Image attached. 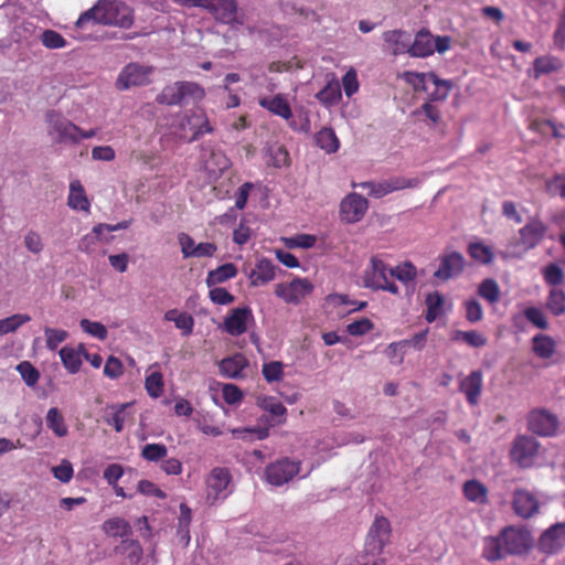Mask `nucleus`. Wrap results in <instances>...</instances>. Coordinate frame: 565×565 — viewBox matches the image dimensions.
I'll use <instances>...</instances> for the list:
<instances>
[{
  "label": "nucleus",
  "mask_w": 565,
  "mask_h": 565,
  "mask_svg": "<svg viewBox=\"0 0 565 565\" xmlns=\"http://www.w3.org/2000/svg\"><path fill=\"white\" fill-rule=\"evenodd\" d=\"M534 546V539L525 526L508 525L498 535L486 536L482 542V557L498 562L507 556L527 554Z\"/></svg>",
  "instance_id": "nucleus-1"
},
{
  "label": "nucleus",
  "mask_w": 565,
  "mask_h": 565,
  "mask_svg": "<svg viewBox=\"0 0 565 565\" xmlns=\"http://www.w3.org/2000/svg\"><path fill=\"white\" fill-rule=\"evenodd\" d=\"M134 10L122 1L98 0L94 7L83 12L76 21V26L82 28L89 21L98 24L114 25L128 29L134 24Z\"/></svg>",
  "instance_id": "nucleus-2"
},
{
  "label": "nucleus",
  "mask_w": 565,
  "mask_h": 565,
  "mask_svg": "<svg viewBox=\"0 0 565 565\" xmlns=\"http://www.w3.org/2000/svg\"><path fill=\"white\" fill-rule=\"evenodd\" d=\"M205 97V90L202 86L194 82L180 81L171 85H167L160 94L157 95L156 102L161 105L175 106L184 103H198Z\"/></svg>",
  "instance_id": "nucleus-3"
},
{
  "label": "nucleus",
  "mask_w": 565,
  "mask_h": 565,
  "mask_svg": "<svg viewBox=\"0 0 565 565\" xmlns=\"http://www.w3.org/2000/svg\"><path fill=\"white\" fill-rule=\"evenodd\" d=\"M391 269L380 257L372 256L363 274L364 287L397 295L398 287L391 280Z\"/></svg>",
  "instance_id": "nucleus-4"
},
{
  "label": "nucleus",
  "mask_w": 565,
  "mask_h": 565,
  "mask_svg": "<svg viewBox=\"0 0 565 565\" xmlns=\"http://www.w3.org/2000/svg\"><path fill=\"white\" fill-rule=\"evenodd\" d=\"M540 449L541 445L534 437L519 435L511 445L510 459L520 468H531L540 455Z\"/></svg>",
  "instance_id": "nucleus-5"
},
{
  "label": "nucleus",
  "mask_w": 565,
  "mask_h": 565,
  "mask_svg": "<svg viewBox=\"0 0 565 565\" xmlns=\"http://www.w3.org/2000/svg\"><path fill=\"white\" fill-rule=\"evenodd\" d=\"M49 124V134L55 136V140L60 143H78L81 141L79 127L68 119L64 118L60 113L51 110L46 114Z\"/></svg>",
  "instance_id": "nucleus-6"
},
{
  "label": "nucleus",
  "mask_w": 565,
  "mask_h": 565,
  "mask_svg": "<svg viewBox=\"0 0 565 565\" xmlns=\"http://www.w3.org/2000/svg\"><path fill=\"white\" fill-rule=\"evenodd\" d=\"M300 465L299 460L278 459L266 467V480L273 486H282L299 473Z\"/></svg>",
  "instance_id": "nucleus-7"
},
{
  "label": "nucleus",
  "mask_w": 565,
  "mask_h": 565,
  "mask_svg": "<svg viewBox=\"0 0 565 565\" xmlns=\"http://www.w3.org/2000/svg\"><path fill=\"white\" fill-rule=\"evenodd\" d=\"M198 8L206 10L218 23L233 24L237 22L236 0H199Z\"/></svg>",
  "instance_id": "nucleus-8"
},
{
  "label": "nucleus",
  "mask_w": 565,
  "mask_h": 565,
  "mask_svg": "<svg viewBox=\"0 0 565 565\" xmlns=\"http://www.w3.org/2000/svg\"><path fill=\"white\" fill-rule=\"evenodd\" d=\"M312 290L313 285L307 278H294L289 282L277 284L275 287L276 296L290 305L300 303Z\"/></svg>",
  "instance_id": "nucleus-9"
},
{
  "label": "nucleus",
  "mask_w": 565,
  "mask_h": 565,
  "mask_svg": "<svg viewBox=\"0 0 565 565\" xmlns=\"http://www.w3.org/2000/svg\"><path fill=\"white\" fill-rule=\"evenodd\" d=\"M153 68L138 63L127 64L118 75L116 86L119 89H128L132 86H145L150 83Z\"/></svg>",
  "instance_id": "nucleus-10"
},
{
  "label": "nucleus",
  "mask_w": 565,
  "mask_h": 565,
  "mask_svg": "<svg viewBox=\"0 0 565 565\" xmlns=\"http://www.w3.org/2000/svg\"><path fill=\"white\" fill-rule=\"evenodd\" d=\"M418 183L417 179L393 177L381 182H363L361 186L367 190L369 195L381 199L394 191L415 188Z\"/></svg>",
  "instance_id": "nucleus-11"
},
{
  "label": "nucleus",
  "mask_w": 565,
  "mask_h": 565,
  "mask_svg": "<svg viewBox=\"0 0 565 565\" xmlns=\"http://www.w3.org/2000/svg\"><path fill=\"white\" fill-rule=\"evenodd\" d=\"M565 547V523H555L546 529L537 541V548L545 555H554Z\"/></svg>",
  "instance_id": "nucleus-12"
},
{
  "label": "nucleus",
  "mask_w": 565,
  "mask_h": 565,
  "mask_svg": "<svg viewBox=\"0 0 565 565\" xmlns=\"http://www.w3.org/2000/svg\"><path fill=\"white\" fill-rule=\"evenodd\" d=\"M369 209V202L358 193L347 195L340 203V217L345 223H356L363 218Z\"/></svg>",
  "instance_id": "nucleus-13"
},
{
  "label": "nucleus",
  "mask_w": 565,
  "mask_h": 565,
  "mask_svg": "<svg viewBox=\"0 0 565 565\" xmlns=\"http://www.w3.org/2000/svg\"><path fill=\"white\" fill-rule=\"evenodd\" d=\"M390 521L384 516H376L367 533L366 546L369 552L381 554L390 540Z\"/></svg>",
  "instance_id": "nucleus-14"
},
{
  "label": "nucleus",
  "mask_w": 565,
  "mask_h": 565,
  "mask_svg": "<svg viewBox=\"0 0 565 565\" xmlns=\"http://www.w3.org/2000/svg\"><path fill=\"white\" fill-rule=\"evenodd\" d=\"M232 476L226 468H213L206 478L207 499L213 502L220 498L228 495V484L231 483Z\"/></svg>",
  "instance_id": "nucleus-15"
},
{
  "label": "nucleus",
  "mask_w": 565,
  "mask_h": 565,
  "mask_svg": "<svg viewBox=\"0 0 565 565\" xmlns=\"http://www.w3.org/2000/svg\"><path fill=\"white\" fill-rule=\"evenodd\" d=\"M466 262L459 252H450L439 256V265L434 273V277L441 281H447L460 275L465 268Z\"/></svg>",
  "instance_id": "nucleus-16"
},
{
  "label": "nucleus",
  "mask_w": 565,
  "mask_h": 565,
  "mask_svg": "<svg viewBox=\"0 0 565 565\" xmlns=\"http://www.w3.org/2000/svg\"><path fill=\"white\" fill-rule=\"evenodd\" d=\"M529 429L540 436H553L558 426L556 416L544 411L536 409L530 413L527 418Z\"/></svg>",
  "instance_id": "nucleus-17"
},
{
  "label": "nucleus",
  "mask_w": 565,
  "mask_h": 565,
  "mask_svg": "<svg viewBox=\"0 0 565 565\" xmlns=\"http://www.w3.org/2000/svg\"><path fill=\"white\" fill-rule=\"evenodd\" d=\"M512 507L516 515L530 519L539 512L540 504L533 493L524 489H516L513 492Z\"/></svg>",
  "instance_id": "nucleus-18"
},
{
  "label": "nucleus",
  "mask_w": 565,
  "mask_h": 565,
  "mask_svg": "<svg viewBox=\"0 0 565 565\" xmlns=\"http://www.w3.org/2000/svg\"><path fill=\"white\" fill-rule=\"evenodd\" d=\"M547 227L539 218H531L522 228H520V244L530 249L540 244L546 234Z\"/></svg>",
  "instance_id": "nucleus-19"
},
{
  "label": "nucleus",
  "mask_w": 565,
  "mask_h": 565,
  "mask_svg": "<svg viewBox=\"0 0 565 565\" xmlns=\"http://www.w3.org/2000/svg\"><path fill=\"white\" fill-rule=\"evenodd\" d=\"M185 124L192 131L190 141L199 140L206 134L213 132V127L203 109H194L185 116Z\"/></svg>",
  "instance_id": "nucleus-20"
},
{
  "label": "nucleus",
  "mask_w": 565,
  "mask_h": 565,
  "mask_svg": "<svg viewBox=\"0 0 565 565\" xmlns=\"http://www.w3.org/2000/svg\"><path fill=\"white\" fill-rule=\"evenodd\" d=\"M459 391L465 394L469 405L475 406L479 403L482 391V373L477 370L460 381Z\"/></svg>",
  "instance_id": "nucleus-21"
},
{
  "label": "nucleus",
  "mask_w": 565,
  "mask_h": 565,
  "mask_svg": "<svg viewBox=\"0 0 565 565\" xmlns=\"http://www.w3.org/2000/svg\"><path fill=\"white\" fill-rule=\"evenodd\" d=\"M252 317V310L248 307L235 308L224 320V329L231 335H241L247 329V320Z\"/></svg>",
  "instance_id": "nucleus-22"
},
{
  "label": "nucleus",
  "mask_w": 565,
  "mask_h": 565,
  "mask_svg": "<svg viewBox=\"0 0 565 565\" xmlns=\"http://www.w3.org/2000/svg\"><path fill=\"white\" fill-rule=\"evenodd\" d=\"M248 366L245 355H227L218 363L220 372L231 379L245 377Z\"/></svg>",
  "instance_id": "nucleus-23"
},
{
  "label": "nucleus",
  "mask_w": 565,
  "mask_h": 565,
  "mask_svg": "<svg viewBox=\"0 0 565 565\" xmlns=\"http://www.w3.org/2000/svg\"><path fill=\"white\" fill-rule=\"evenodd\" d=\"M386 49L393 55L408 54L411 35L404 30H390L382 34Z\"/></svg>",
  "instance_id": "nucleus-24"
},
{
  "label": "nucleus",
  "mask_w": 565,
  "mask_h": 565,
  "mask_svg": "<svg viewBox=\"0 0 565 565\" xmlns=\"http://www.w3.org/2000/svg\"><path fill=\"white\" fill-rule=\"evenodd\" d=\"M434 36L427 29L419 30L414 38L413 43L409 42L408 55L413 57H427L434 54L433 44Z\"/></svg>",
  "instance_id": "nucleus-25"
},
{
  "label": "nucleus",
  "mask_w": 565,
  "mask_h": 565,
  "mask_svg": "<svg viewBox=\"0 0 565 565\" xmlns=\"http://www.w3.org/2000/svg\"><path fill=\"white\" fill-rule=\"evenodd\" d=\"M130 405L129 403L107 405L104 409V422L120 433L124 429L128 416L127 408Z\"/></svg>",
  "instance_id": "nucleus-26"
},
{
  "label": "nucleus",
  "mask_w": 565,
  "mask_h": 565,
  "mask_svg": "<svg viewBox=\"0 0 565 565\" xmlns=\"http://www.w3.org/2000/svg\"><path fill=\"white\" fill-rule=\"evenodd\" d=\"M276 276V267L271 260L262 258L256 263L255 268L249 275L252 286H262L274 280Z\"/></svg>",
  "instance_id": "nucleus-27"
},
{
  "label": "nucleus",
  "mask_w": 565,
  "mask_h": 565,
  "mask_svg": "<svg viewBox=\"0 0 565 565\" xmlns=\"http://www.w3.org/2000/svg\"><path fill=\"white\" fill-rule=\"evenodd\" d=\"M259 105L264 109L271 114L279 116L286 120H290L292 117V110L289 103L281 94H277L274 97H264L259 99Z\"/></svg>",
  "instance_id": "nucleus-28"
},
{
  "label": "nucleus",
  "mask_w": 565,
  "mask_h": 565,
  "mask_svg": "<svg viewBox=\"0 0 565 565\" xmlns=\"http://www.w3.org/2000/svg\"><path fill=\"white\" fill-rule=\"evenodd\" d=\"M67 204L72 210L89 212L90 203L79 180L70 183Z\"/></svg>",
  "instance_id": "nucleus-29"
},
{
  "label": "nucleus",
  "mask_w": 565,
  "mask_h": 565,
  "mask_svg": "<svg viewBox=\"0 0 565 565\" xmlns=\"http://www.w3.org/2000/svg\"><path fill=\"white\" fill-rule=\"evenodd\" d=\"M465 498L477 504L488 503V488L476 479L468 480L462 486Z\"/></svg>",
  "instance_id": "nucleus-30"
},
{
  "label": "nucleus",
  "mask_w": 565,
  "mask_h": 565,
  "mask_svg": "<svg viewBox=\"0 0 565 565\" xmlns=\"http://www.w3.org/2000/svg\"><path fill=\"white\" fill-rule=\"evenodd\" d=\"M563 68V62L559 57L553 55L539 56L533 62L534 77L539 78L542 75H547L553 72H558Z\"/></svg>",
  "instance_id": "nucleus-31"
},
{
  "label": "nucleus",
  "mask_w": 565,
  "mask_h": 565,
  "mask_svg": "<svg viewBox=\"0 0 565 565\" xmlns=\"http://www.w3.org/2000/svg\"><path fill=\"white\" fill-rule=\"evenodd\" d=\"M413 116L436 127L441 122V109L438 104L426 102L413 111Z\"/></svg>",
  "instance_id": "nucleus-32"
},
{
  "label": "nucleus",
  "mask_w": 565,
  "mask_h": 565,
  "mask_svg": "<svg viewBox=\"0 0 565 565\" xmlns=\"http://www.w3.org/2000/svg\"><path fill=\"white\" fill-rule=\"evenodd\" d=\"M237 268L233 263H226L217 268L210 270L206 276V285L209 287L223 284L228 279L236 277Z\"/></svg>",
  "instance_id": "nucleus-33"
},
{
  "label": "nucleus",
  "mask_w": 565,
  "mask_h": 565,
  "mask_svg": "<svg viewBox=\"0 0 565 565\" xmlns=\"http://www.w3.org/2000/svg\"><path fill=\"white\" fill-rule=\"evenodd\" d=\"M102 529L106 535L113 537H126L132 532L129 522L119 516L106 520L103 523Z\"/></svg>",
  "instance_id": "nucleus-34"
},
{
  "label": "nucleus",
  "mask_w": 565,
  "mask_h": 565,
  "mask_svg": "<svg viewBox=\"0 0 565 565\" xmlns=\"http://www.w3.org/2000/svg\"><path fill=\"white\" fill-rule=\"evenodd\" d=\"M266 163L268 167L280 169L290 166L289 152L285 146L273 145L266 149Z\"/></svg>",
  "instance_id": "nucleus-35"
},
{
  "label": "nucleus",
  "mask_w": 565,
  "mask_h": 565,
  "mask_svg": "<svg viewBox=\"0 0 565 565\" xmlns=\"http://www.w3.org/2000/svg\"><path fill=\"white\" fill-rule=\"evenodd\" d=\"M435 88L433 92H426L428 94L426 102L434 104H443L449 96L454 88V83L448 79H441L436 75L435 81H430Z\"/></svg>",
  "instance_id": "nucleus-36"
},
{
  "label": "nucleus",
  "mask_w": 565,
  "mask_h": 565,
  "mask_svg": "<svg viewBox=\"0 0 565 565\" xmlns=\"http://www.w3.org/2000/svg\"><path fill=\"white\" fill-rule=\"evenodd\" d=\"M115 551L124 555L130 564H138L143 554L140 543L132 539H124Z\"/></svg>",
  "instance_id": "nucleus-37"
},
{
  "label": "nucleus",
  "mask_w": 565,
  "mask_h": 565,
  "mask_svg": "<svg viewBox=\"0 0 565 565\" xmlns=\"http://www.w3.org/2000/svg\"><path fill=\"white\" fill-rule=\"evenodd\" d=\"M402 77L415 92H428L427 83L435 81L436 73L404 72Z\"/></svg>",
  "instance_id": "nucleus-38"
},
{
  "label": "nucleus",
  "mask_w": 565,
  "mask_h": 565,
  "mask_svg": "<svg viewBox=\"0 0 565 565\" xmlns=\"http://www.w3.org/2000/svg\"><path fill=\"white\" fill-rule=\"evenodd\" d=\"M164 319L173 321L175 327L180 329L184 335H189L193 331L194 319L188 312H179L177 309H171L166 312Z\"/></svg>",
  "instance_id": "nucleus-39"
},
{
  "label": "nucleus",
  "mask_w": 565,
  "mask_h": 565,
  "mask_svg": "<svg viewBox=\"0 0 565 565\" xmlns=\"http://www.w3.org/2000/svg\"><path fill=\"white\" fill-rule=\"evenodd\" d=\"M316 143L319 148L324 150L327 153H333L339 149V139L331 128H322L316 134Z\"/></svg>",
  "instance_id": "nucleus-40"
},
{
  "label": "nucleus",
  "mask_w": 565,
  "mask_h": 565,
  "mask_svg": "<svg viewBox=\"0 0 565 565\" xmlns=\"http://www.w3.org/2000/svg\"><path fill=\"white\" fill-rule=\"evenodd\" d=\"M468 254L475 260L483 265H489L494 259L492 249L481 242L470 243L468 245Z\"/></svg>",
  "instance_id": "nucleus-41"
},
{
  "label": "nucleus",
  "mask_w": 565,
  "mask_h": 565,
  "mask_svg": "<svg viewBox=\"0 0 565 565\" xmlns=\"http://www.w3.org/2000/svg\"><path fill=\"white\" fill-rule=\"evenodd\" d=\"M46 426L50 428L57 437H64L67 435L68 429L65 424V419L60 411L55 407L49 409L46 414Z\"/></svg>",
  "instance_id": "nucleus-42"
},
{
  "label": "nucleus",
  "mask_w": 565,
  "mask_h": 565,
  "mask_svg": "<svg viewBox=\"0 0 565 565\" xmlns=\"http://www.w3.org/2000/svg\"><path fill=\"white\" fill-rule=\"evenodd\" d=\"M317 99L324 106H333L341 99V88L338 82L328 83L318 94Z\"/></svg>",
  "instance_id": "nucleus-43"
},
{
  "label": "nucleus",
  "mask_w": 565,
  "mask_h": 565,
  "mask_svg": "<svg viewBox=\"0 0 565 565\" xmlns=\"http://www.w3.org/2000/svg\"><path fill=\"white\" fill-rule=\"evenodd\" d=\"M31 321V317L24 313H15L0 319V337L15 332L21 326Z\"/></svg>",
  "instance_id": "nucleus-44"
},
{
  "label": "nucleus",
  "mask_w": 565,
  "mask_h": 565,
  "mask_svg": "<svg viewBox=\"0 0 565 565\" xmlns=\"http://www.w3.org/2000/svg\"><path fill=\"white\" fill-rule=\"evenodd\" d=\"M478 295L491 305L497 303L500 299L498 282L492 278L482 280L478 287Z\"/></svg>",
  "instance_id": "nucleus-45"
},
{
  "label": "nucleus",
  "mask_w": 565,
  "mask_h": 565,
  "mask_svg": "<svg viewBox=\"0 0 565 565\" xmlns=\"http://www.w3.org/2000/svg\"><path fill=\"white\" fill-rule=\"evenodd\" d=\"M105 227L106 226L104 223H99V224L95 225L90 233L84 235L81 238V241L78 243V249L84 253L92 252L95 248L96 243L98 241H102V235L105 232Z\"/></svg>",
  "instance_id": "nucleus-46"
},
{
  "label": "nucleus",
  "mask_w": 565,
  "mask_h": 565,
  "mask_svg": "<svg viewBox=\"0 0 565 565\" xmlns=\"http://www.w3.org/2000/svg\"><path fill=\"white\" fill-rule=\"evenodd\" d=\"M546 307L554 316L565 313V292L562 289L553 288L546 299Z\"/></svg>",
  "instance_id": "nucleus-47"
},
{
  "label": "nucleus",
  "mask_w": 565,
  "mask_h": 565,
  "mask_svg": "<svg viewBox=\"0 0 565 565\" xmlns=\"http://www.w3.org/2000/svg\"><path fill=\"white\" fill-rule=\"evenodd\" d=\"M40 40L42 45L50 50L63 49L67 45V41L64 36L51 29L44 30L40 35Z\"/></svg>",
  "instance_id": "nucleus-48"
},
{
  "label": "nucleus",
  "mask_w": 565,
  "mask_h": 565,
  "mask_svg": "<svg viewBox=\"0 0 565 565\" xmlns=\"http://www.w3.org/2000/svg\"><path fill=\"white\" fill-rule=\"evenodd\" d=\"M145 387L149 396L158 398L163 393V379L162 374L158 371H152L146 376Z\"/></svg>",
  "instance_id": "nucleus-49"
},
{
  "label": "nucleus",
  "mask_w": 565,
  "mask_h": 565,
  "mask_svg": "<svg viewBox=\"0 0 565 565\" xmlns=\"http://www.w3.org/2000/svg\"><path fill=\"white\" fill-rule=\"evenodd\" d=\"M168 454V448L163 444H147L141 450V457L150 462L162 460Z\"/></svg>",
  "instance_id": "nucleus-50"
},
{
  "label": "nucleus",
  "mask_w": 565,
  "mask_h": 565,
  "mask_svg": "<svg viewBox=\"0 0 565 565\" xmlns=\"http://www.w3.org/2000/svg\"><path fill=\"white\" fill-rule=\"evenodd\" d=\"M417 269L411 262H405L391 269V276L402 282H409L416 278Z\"/></svg>",
  "instance_id": "nucleus-51"
},
{
  "label": "nucleus",
  "mask_w": 565,
  "mask_h": 565,
  "mask_svg": "<svg viewBox=\"0 0 565 565\" xmlns=\"http://www.w3.org/2000/svg\"><path fill=\"white\" fill-rule=\"evenodd\" d=\"M427 313L426 320L434 321L444 306V297L439 292L429 294L426 298Z\"/></svg>",
  "instance_id": "nucleus-52"
},
{
  "label": "nucleus",
  "mask_w": 565,
  "mask_h": 565,
  "mask_svg": "<svg viewBox=\"0 0 565 565\" xmlns=\"http://www.w3.org/2000/svg\"><path fill=\"white\" fill-rule=\"evenodd\" d=\"M44 335L46 340V348L50 351H55L58 345L66 340L68 333L62 329L45 328Z\"/></svg>",
  "instance_id": "nucleus-53"
},
{
  "label": "nucleus",
  "mask_w": 565,
  "mask_h": 565,
  "mask_svg": "<svg viewBox=\"0 0 565 565\" xmlns=\"http://www.w3.org/2000/svg\"><path fill=\"white\" fill-rule=\"evenodd\" d=\"M79 326L84 332L97 338L98 340H105L107 338L108 331L102 322L82 319L79 321Z\"/></svg>",
  "instance_id": "nucleus-54"
},
{
  "label": "nucleus",
  "mask_w": 565,
  "mask_h": 565,
  "mask_svg": "<svg viewBox=\"0 0 565 565\" xmlns=\"http://www.w3.org/2000/svg\"><path fill=\"white\" fill-rule=\"evenodd\" d=\"M262 372L268 383L279 381L284 375V364L277 361L264 363Z\"/></svg>",
  "instance_id": "nucleus-55"
},
{
  "label": "nucleus",
  "mask_w": 565,
  "mask_h": 565,
  "mask_svg": "<svg viewBox=\"0 0 565 565\" xmlns=\"http://www.w3.org/2000/svg\"><path fill=\"white\" fill-rule=\"evenodd\" d=\"M555 341L545 334L535 335L533 339V351L539 354L554 353Z\"/></svg>",
  "instance_id": "nucleus-56"
},
{
  "label": "nucleus",
  "mask_w": 565,
  "mask_h": 565,
  "mask_svg": "<svg viewBox=\"0 0 565 565\" xmlns=\"http://www.w3.org/2000/svg\"><path fill=\"white\" fill-rule=\"evenodd\" d=\"M543 277L547 285L558 286L564 281L563 269L556 264H550L543 270Z\"/></svg>",
  "instance_id": "nucleus-57"
},
{
  "label": "nucleus",
  "mask_w": 565,
  "mask_h": 565,
  "mask_svg": "<svg viewBox=\"0 0 565 565\" xmlns=\"http://www.w3.org/2000/svg\"><path fill=\"white\" fill-rule=\"evenodd\" d=\"M17 370L21 374V377L23 379V381L29 386H33V385H35L38 383L39 377H40V373L31 363L25 362V361L21 362L17 366Z\"/></svg>",
  "instance_id": "nucleus-58"
},
{
  "label": "nucleus",
  "mask_w": 565,
  "mask_h": 565,
  "mask_svg": "<svg viewBox=\"0 0 565 565\" xmlns=\"http://www.w3.org/2000/svg\"><path fill=\"white\" fill-rule=\"evenodd\" d=\"M374 324L369 318H361L347 326V332L351 335H364L373 329Z\"/></svg>",
  "instance_id": "nucleus-59"
},
{
  "label": "nucleus",
  "mask_w": 565,
  "mask_h": 565,
  "mask_svg": "<svg viewBox=\"0 0 565 565\" xmlns=\"http://www.w3.org/2000/svg\"><path fill=\"white\" fill-rule=\"evenodd\" d=\"M524 317L535 327L540 329H547L548 322L543 311L536 307H529L524 310Z\"/></svg>",
  "instance_id": "nucleus-60"
},
{
  "label": "nucleus",
  "mask_w": 565,
  "mask_h": 565,
  "mask_svg": "<svg viewBox=\"0 0 565 565\" xmlns=\"http://www.w3.org/2000/svg\"><path fill=\"white\" fill-rule=\"evenodd\" d=\"M54 478L61 482L67 483L72 480L74 470L72 463L64 459L61 463L52 469Z\"/></svg>",
  "instance_id": "nucleus-61"
},
{
  "label": "nucleus",
  "mask_w": 565,
  "mask_h": 565,
  "mask_svg": "<svg viewBox=\"0 0 565 565\" xmlns=\"http://www.w3.org/2000/svg\"><path fill=\"white\" fill-rule=\"evenodd\" d=\"M210 299L216 305L233 303L235 297L223 287H214L209 291Z\"/></svg>",
  "instance_id": "nucleus-62"
},
{
  "label": "nucleus",
  "mask_w": 565,
  "mask_h": 565,
  "mask_svg": "<svg viewBox=\"0 0 565 565\" xmlns=\"http://www.w3.org/2000/svg\"><path fill=\"white\" fill-rule=\"evenodd\" d=\"M342 86L348 97H351L359 89V81L356 72L350 68L342 77Z\"/></svg>",
  "instance_id": "nucleus-63"
},
{
  "label": "nucleus",
  "mask_w": 565,
  "mask_h": 565,
  "mask_svg": "<svg viewBox=\"0 0 565 565\" xmlns=\"http://www.w3.org/2000/svg\"><path fill=\"white\" fill-rule=\"evenodd\" d=\"M24 246L25 248L33 253L40 254L43 250V242L39 233L35 231H29L24 236Z\"/></svg>",
  "instance_id": "nucleus-64"
}]
</instances>
